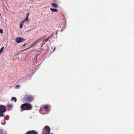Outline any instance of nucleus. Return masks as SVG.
Segmentation results:
<instances>
[{
    "mask_svg": "<svg viewBox=\"0 0 134 134\" xmlns=\"http://www.w3.org/2000/svg\"><path fill=\"white\" fill-rule=\"evenodd\" d=\"M20 108L22 110H30L32 109V107L31 104L27 103H25L21 105Z\"/></svg>",
    "mask_w": 134,
    "mask_h": 134,
    "instance_id": "f257e3e1",
    "label": "nucleus"
},
{
    "mask_svg": "<svg viewBox=\"0 0 134 134\" xmlns=\"http://www.w3.org/2000/svg\"><path fill=\"white\" fill-rule=\"evenodd\" d=\"M49 110L47 105H42L41 107L39 110L40 112L42 114H45L47 113Z\"/></svg>",
    "mask_w": 134,
    "mask_h": 134,
    "instance_id": "f03ea898",
    "label": "nucleus"
},
{
    "mask_svg": "<svg viewBox=\"0 0 134 134\" xmlns=\"http://www.w3.org/2000/svg\"><path fill=\"white\" fill-rule=\"evenodd\" d=\"M46 36H44L43 37H41L39 39H38L36 41L34 42V43L31 44L30 46V47L29 48H31L32 47H34L35 46H36V44H38L42 40L43 42H46L48 41V40L46 39H43V38H44Z\"/></svg>",
    "mask_w": 134,
    "mask_h": 134,
    "instance_id": "7ed1b4c3",
    "label": "nucleus"
},
{
    "mask_svg": "<svg viewBox=\"0 0 134 134\" xmlns=\"http://www.w3.org/2000/svg\"><path fill=\"white\" fill-rule=\"evenodd\" d=\"M34 100L33 96L31 95H27L25 96L23 98L24 101L31 102Z\"/></svg>",
    "mask_w": 134,
    "mask_h": 134,
    "instance_id": "20e7f679",
    "label": "nucleus"
},
{
    "mask_svg": "<svg viewBox=\"0 0 134 134\" xmlns=\"http://www.w3.org/2000/svg\"><path fill=\"white\" fill-rule=\"evenodd\" d=\"M51 129L48 126H45L43 128L42 134H49Z\"/></svg>",
    "mask_w": 134,
    "mask_h": 134,
    "instance_id": "39448f33",
    "label": "nucleus"
},
{
    "mask_svg": "<svg viewBox=\"0 0 134 134\" xmlns=\"http://www.w3.org/2000/svg\"><path fill=\"white\" fill-rule=\"evenodd\" d=\"M6 111V107L4 105H0V113H3Z\"/></svg>",
    "mask_w": 134,
    "mask_h": 134,
    "instance_id": "423d86ee",
    "label": "nucleus"
},
{
    "mask_svg": "<svg viewBox=\"0 0 134 134\" xmlns=\"http://www.w3.org/2000/svg\"><path fill=\"white\" fill-rule=\"evenodd\" d=\"M25 41V39L20 37H17L15 39L16 42L18 43H21Z\"/></svg>",
    "mask_w": 134,
    "mask_h": 134,
    "instance_id": "0eeeda50",
    "label": "nucleus"
},
{
    "mask_svg": "<svg viewBox=\"0 0 134 134\" xmlns=\"http://www.w3.org/2000/svg\"><path fill=\"white\" fill-rule=\"evenodd\" d=\"M26 134H38L37 132L34 130L29 131L27 132Z\"/></svg>",
    "mask_w": 134,
    "mask_h": 134,
    "instance_id": "6e6552de",
    "label": "nucleus"
},
{
    "mask_svg": "<svg viewBox=\"0 0 134 134\" xmlns=\"http://www.w3.org/2000/svg\"><path fill=\"white\" fill-rule=\"evenodd\" d=\"M28 21V18H26L25 19L22 21H21L19 25H22L25 22H27Z\"/></svg>",
    "mask_w": 134,
    "mask_h": 134,
    "instance_id": "1a4fd4ad",
    "label": "nucleus"
},
{
    "mask_svg": "<svg viewBox=\"0 0 134 134\" xmlns=\"http://www.w3.org/2000/svg\"><path fill=\"white\" fill-rule=\"evenodd\" d=\"M51 6L52 7L55 8H57L58 6L57 4L54 3H51Z\"/></svg>",
    "mask_w": 134,
    "mask_h": 134,
    "instance_id": "9d476101",
    "label": "nucleus"
},
{
    "mask_svg": "<svg viewBox=\"0 0 134 134\" xmlns=\"http://www.w3.org/2000/svg\"><path fill=\"white\" fill-rule=\"evenodd\" d=\"M50 10L52 12H57L58 11V10L57 9H55L51 8H50Z\"/></svg>",
    "mask_w": 134,
    "mask_h": 134,
    "instance_id": "9b49d317",
    "label": "nucleus"
},
{
    "mask_svg": "<svg viewBox=\"0 0 134 134\" xmlns=\"http://www.w3.org/2000/svg\"><path fill=\"white\" fill-rule=\"evenodd\" d=\"M12 106V104H8L7 105V109L9 110H10V109L11 107Z\"/></svg>",
    "mask_w": 134,
    "mask_h": 134,
    "instance_id": "f8f14e48",
    "label": "nucleus"
},
{
    "mask_svg": "<svg viewBox=\"0 0 134 134\" xmlns=\"http://www.w3.org/2000/svg\"><path fill=\"white\" fill-rule=\"evenodd\" d=\"M0 134H6V132L2 129H0Z\"/></svg>",
    "mask_w": 134,
    "mask_h": 134,
    "instance_id": "ddd939ff",
    "label": "nucleus"
},
{
    "mask_svg": "<svg viewBox=\"0 0 134 134\" xmlns=\"http://www.w3.org/2000/svg\"><path fill=\"white\" fill-rule=\"evenodd\" d=\"M13 100H14V102H16L17 99H16V97H13L12 98V99H11V101H13Z\"/></svg>",
    "mask_w": 134,
    "mask_h": 134,
    "instance_id": "4468645a",
    "label": "nucleus"
},
{
    "mask_svg": "<svg viewBox=\"0 0 134 134\" xmlns=\"http://www.w3.org/2000/svg\"><path fill=\"white\" fill-rule=\"evenodd\" d=\"M4 48V47H2L0 50V54L2 52Z\"/></svg>",
    "mask_w": 134,
    "mask_h": 134,
    "instance_id": "2eb2a0df",
    "label": "nucleus"
},
{
    "mask_svg": "<svg viewBox=\"0 0 134 134\" xmlns=\"http://www.w3.org/2000/svg\"><path fill=\"white\" fill-rule=\"evenodd\" d=\"M4 114L3 113L0 114V117H2L4 116Z\"/></svg>",
    "mask_w": 134,
    "mask_h": 134,
    "instance_id": "dca6fc26",
    "label": "nucleus"
},
{
    "mask_svg": "<svg viewBox=\"0 0 134 134\" xmlns=\"http://www.w3.org/2000/svg\"><path fill=\"white\" fill-rule=\"evenodd\" d=\"M3 31L2 29H0V33L1 34H2L3 33Z\"/></svg>",
    "mask_w": 134,
    "mask_h": 134,
    "instance_id": "f3484780",
    "label": "nucleus"
},
{
    "mask_svg": "<svg viewBox=\"0 0 134 134\" xmlns=\"http://www.w3.org/2000/svg\"><path fill=\"white\" fill-rule=\"evenodd\" d=\"M52 35H51V36H49L48 37L47 39L48 40H48L51 38Z\"/></svg>",
    "mask_w": 134,
    "mask_h": 134,
    "instance_id": "a211bd4d",
    "label": "nucleus"
},
{
    "mask_svg": "<svg viewBox=\"0 0 134 134\" xmlns=\"http://www.w3.org/2000/svg\"><path fill=\"white\" fill-rule=\"evenodd\" d=\"M20 86V85H17L15 87V88H17L18 87H19Z\"/></svg>",
    "mask_w": 134,
    "mask_h": 134,
    "instance_id": "6ab92c4d",
    "label": "nucleus"
},
{
    "mask_svg": "<svg viewBox=\"0 0 134 134\" xmlns=\"http://www.w3.org/2000/svg\"><path fill=\"white\" fill-rule=\"evenodd\" d=\"M45 42H43V43L42 44V46H43V45H44V44H45Z\"/></svg>",
    "mask_w": 134,
    "mask_h": 134,
    "instance_id": "aec40b11",
    "label": "nucleus"
},
{
    "mask_svg": "<svg viewBox=\"0 0 134 134\" xmlns=\"http://www.w3.org/2000/svg\"><path fill=\"white\" fill-rule=\"evenodd\" d=\"M55 47H54V50L52 52H54V51H55Z\"/></svg>",
    "mask_w": 134,
    "mask_h": 134,
    "instance_id": "412c9836",
    "label": "nucleus"
},
{
    "mask_svg": "<svg viewBox=\"0 0 134 134\" xmlns=\"http://www.w3.org/2000/svg\"><path fill=\"white\" fill-rule=\"evenodd\" d=\"M58 31L57 30L56 33H55V34L56 35H57L58 34Z\"/></svg>",
    "mask_w": 134,
    "mask_h": 134,
    "instance_id": "4be33fe9",
    "label": "nucleus"
},
{
    "mask_svg": "<svg viewBox=\"0 0 134 134\" xmlns=\"http://www.w3.org/2000/svg\"><path fill=\"white\" fill-rule=\"evenodd\" d=\"M23 26H20V28L21 29L22 28Z\"/></svg>",
    "mask_w": 134,
    "mask_h": 134,
    "instance_id": "5701e85b",
    "label": "nucleus"
},
{
    "mask_svg": "<svg viewBox=\"0 0 134 134\" xmlns=\"http://www.w3.org/2000/svg\"><path fill=\"white\" fill-rule=\"evenodd\" d=\"M26 45V44H23L22 46V47H23L25 46Z\"/></svg>",
    "mask_w": 134,
    "mask_h": 134,
    "instance_id": "b1692460",
    "label": "nucleus"
},
{
    "mask_svg": "<svg viewBox=\"0 0 134 134\" xmlns=\"http://www.w3.org/2000/svg\"><path fill=\"white\" fill-rule=\"evenodd\" d=\"M29 14H27V17H26V18H28V16H29Z\"/></svg>",
    "mask_w": 134,
    "mask_h": 134,
    "instance_id": "393cba45",
    "label": "nucleus"
},
{
    "mask_svg": "<svg viewBox=\"0 0 134 134\" xmlns=\"http://www.w3.org/2000/svg\"><path fill=\"white\" fill-rule=\"evenodd\" d=\"M3 122H5V120H2V122H3Z\"/></svg>",
    "mask_w": 134,
    "mask_h": 134,
    "instance_id": "a878e982",
    "label": "nucleus"
},
{
    "mask_svg": "<svg viewBox=\"0 0 134 134\" xmlns=\"http://www.w3.org/2000/svg\"><path fill=\"white\" fill-rule=\"evenodd\" d=\"M29 47H30V46L29 47V48H27V49H28L29 48H29Z\"/></svg>",
    "mask_w": 134,
    "mask_h": 134,
    "instance_id": "bb28decb",
    "label": "nucleus"
},
{
    "mask_svg": "<svg viewBox=\"0 0 134 134\" xmlns=\"http://www.w3.org/2000/svg\"><path fill=\"white\" fill-rule=\"evenodd\" d=\"M1 15V14H0V16Z\"/></svg>",
    "mask_w": 134,
    "mask_h": 134,
    "instance_id": "cd10ccee",
    "label": "nucleus"
},
{
    "mask_svg": "<svg viewBox=\"0 0 134 134\" xmlns=\"http://www.w3.org/2000/svg\"><path fill=\"white\" fill-rule=\"evenodd\" d=\"M53 134V133H51V134Z\"/></svg>",
    "mask_w": 134,
    "mask_h": 134,
    "instance_id": "c85d7f7f",
    "label": "nucleus"
}]
</instances>
